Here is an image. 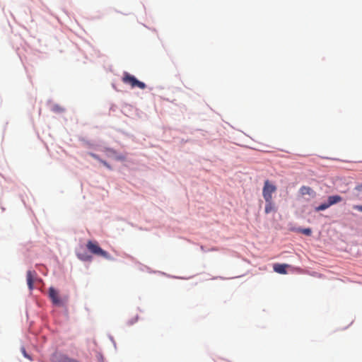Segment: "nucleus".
Instances as JSON below:
<instances>
[{
  "mask_svg": "<svg viewBox=\"0 0 362 362\" xmlns=\"http://www.w3.org/2000/svg\"><path fill=\"white\" fill-rule=\"evenodd\" d=\"M86 247L92 254L103 257L105 259H110V255L105 250H103L98 244L97 242L89 240L86 244Z\"/></svg>",
  "mask_w": 362,
  "mask_h": 362,
  "instance_id": "obj_2",
  "label": "nucleus"
},
{
  "mask_svg": "<svg viewBox=\"0 0 362 362\" xmlns=\"http://www.w3.org/2000/svg\"><path fill=\"white\" fill-rule=\"evenodd\" d=\"M297 231L299 232V233H301L305 235H310L311 233H312V230L310 228H298L297 229Z\"/></svg>",
  "mask_w": 362,
  "mask_h": 362,
  "instance_id": "obj_13",
  "label": "nucleus"
},
{
  "mask_svg": "<svg viewBox=\"0 0 362 362\" xmlns=\"http://www.w3.org/2000/svg\"><path fill=\"white\" fill-rule=\"evenodd\" d=\"M88 154L93 158L98 160V161H100L101 163L103 164L104 166H105L107 168H108L109 170H112V167L105 160L100 159L99 158V156L98 155H96L95 153H88Z\"/></svg>",
  "mask_w": 362,
  "mask_h": 362,
  "instance_id": "obj_10",
  "label": "nucleus"
},
{
  "mask_svg": "<svg viewBox=\"0 0 362 362\" xmlns=\"http://www.w3.org/2000/svg\"><path fill=\"white\" fill-rule=\"evenodd\" d=\"M300 192L302 195H310L313 193V190L310 187L303 186L300 189Z\"/></svg>",
  "mask_w": 362,
  "mask_h": 362,
  "instance_id": "obj_11",
  "label": "nucleus"
},
{
  "mask_svg": "<svg viewBox=\"0 0 362 362\" xmlns=\"http://www.w3.org/2000/svg\"><path fill=\"white\" fill-rule=\"evenodd\" d=\"M23 354H24V356H25V357H27V358H30V357L27 355V354H26V352H25V349H23Z\"/></svg>",
  "mask_w": 362,
  "mask_h": 362,
  "instance_id": "obj_17",
  "label": "nucleus"
},
{
  "mask_svg": "<svg viewBox=\"0 0 362 362\" xmlns=\"http://www.w3.org/2000/svg\"><path fill=\"white\" fill-rule=\"evenodd\" d=\"M52 362H81L74 358L69 357L66 354H55L52 357Z\"/></svg>",
  "mask_w": 362,
  "mask_h": 362,
  "instance_id": "obj_5",
  "label": "nucleus"
},
{
  "mask_svg": "<svg viewBox=\"0 0 362 362\" xmlns=\"http://www.w3.org/2000/svg\"><path fill=\"white\" fill-rule=\"evenodd\" d=\"M287 267H288V265L286 264H274L273 269L276 273L286 274L287 273Z\"/></svg>",
  "mask_w": 362,
  "mask_h": 362,
  "instance_id": "obj_8",
  "label": "nucleus"
},
{
  "mask_svg": "<svg viewBox=\"0 0 362 362\" xmlns=\"http://www.w3.org/2000/svg\"><path fill=\"white\" fill-rule=\"evenodd\" d=\"M265 214H270L271 212H275L276 211V207L275 206L274 202H273V199L265 200Z\"/></svg>",
  "mask_w": 362,
  "mask_h": 362,
  "instance_id": "obj_7",
  "label": "nucleus"
},
{
  "mask_svg": "<svg viewBox=\"0 0 362 362\" xmlns=\"http://www.w3.org/2000/svg\"><path fill=\"white\" fill-rule=\"evenodd\" d=\"M106 151H107L108 156L115 154V151L112 149H107Z\"/></svg>",
  "mask_w": 362,
  "mask_h": 362,
  "instance_id": "obj_16",
  "label": "nucleus"
},
{
  "mask_svg": "<svg viewBox=\"0 0 362 362\" xmlns=\"http://www.w3.org/2000/svg\"><path fill=\"white\" fill-rule=\"evenodd\" d=\"M276 185L272 184L269 180H265L262 189V196L264 200L273 199L272 194L276 191Z\"/></svg>",
  "mask_w": 362,
  "mask_h": 362,
  "instance_id": "obj_4",
  "label": "nucleus"
},
{
  "mask_svg": "<svg viewBox=\"0 0 362 362\" xmlns=\"http://www.w3.org/2000/svg\"><path fill=\"white\" fill-rule=\"evenodd\" d=\"M353 208H354V209H356V210H358V211H359L362 212V206H361V205H354V206H353Z\"/></svg>",
  "mask_w": 362,
  "mask_h": 362,
  "instance_id": "obj_15",
  "label": "nucleus"
},
{
  "mask_svg": "<svg viewBox=\"0 0 362 362\" xmlns=\"http://www.w3.org/2000/svg\"><path fill=\"white\" fill-rule=\"evenodd\" d=\"M122 81L124 84L129 85L132 88L138 87L143 90L146 87L144 82L137 80L134 76L131 75L128 72H124Z\"/></svg>",
  "mask_w": 362,
  "mask_h": 362,
  "instance_id": "obj_1",
  "label": "nucleus"
},
{
  "mask_svg": "<svg viewBox=\"0 0 362 362\" xmlns=\"http://www.w3.org/2000/svg\"><path fill=\"white\" fill-rule=\"evenodd\" d=\"M49 297L50 298L52 303L57 306L65 305L68 300L67 296L61 297L59 292L52 287L49 289Z\"/></svg>",
  "mask_w": 362,
  "mask_h": 362,
  "instance_id": "obj_3",
  "label": "nucleus"
},
{
  "mask_svg": "<svg viewBox=\"0 0 362 362\" xmlns=\"http://www.w3.org/2000/svg\"><path fill=\"white\" fill-rule=\"evenodd\" d=\"M342 201V197L339 195L329 196L327 198V202L329 206H332Z\"/></svg>",
  "mask_w": 362,
  "mask_h": 362,
  "instance_id": "obj_9",
  "label": "nucleus"
},
{
  "mask_svg": "<svg viewBox=\"0 0 362 362\" xmlns=\"http://www.w3.org/2000/svg\"><path fill=\"white\" fill-rule=\"evenodd\" d=\"M37 276V273L33 270H28L26 274V280L28 288L30 290H33L34 287V281Z\"/></svg>",
  "mask_w": 362,
  "mask_h": 362,
  "instance_id": "obj_6",
  "label": "nucleus"
},
{
  "mask_svg": "<svg viewBox=\"0 0 362 362\" xmlns=\"http://www.w3.org/2000/svg\"><path fill=\"white\" fill-rule=\"evenodd\" d=\"M329 207H330V206L328 204V202H327L322 203L320 205H319L318 206H317L315 208V211H324V210L328 209Z\"/></svg>",
  "mask_w": 362,
  "mask_h": 362,
  "instance_id": "obj_12",
  "label": "nucleus"
},
{
  "mask_svg": "<svg viewBox=\"0 0 362 362\" xmlns=\"http://www.w3.org/2000/svg\"><path fill=\"white\" fill-rule=\"evenodd\" d=\"M355 189L358 192H362V184L356 185Z\"/></svg>",
  "mask_w": 362,
  "mask_h": 362,
  "instance_id": "obj_14",
  "label": "nucleus"
},
{
  "mask_svg": "<svg viewBox=\"0 0 362 362\" xmlns=\"http://www.w3.org/2000/svg\"><path fill=\"white\" fill-rule=\"evenodd\" d=\"M78 257L81 259H83V260H86V257H82V256H81L80 255H78Z\"/></svg>",
  "mask_w": 362,
  "mask_h": 362,
  "instance_id": "obj_18",
  "label": "nucleus"
}]
</instances>
